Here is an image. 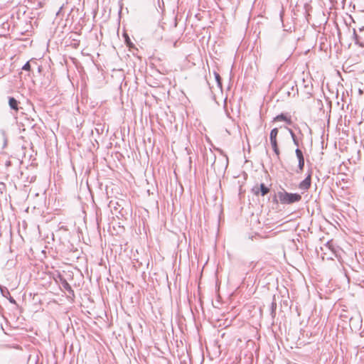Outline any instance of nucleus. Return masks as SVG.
Returning <instances> with one entry per match:
<instances>
[{
  "label": "nucleus",
  "mask_w": 364,
  "mask_h": 364,
  "mask_svg": "<svg viewBox=\"0 0 364 364\" xmlns=\"http://www.w3.org/2000/svg\"><path fill=\"white\" fill-rule=\"evenodd\" d=\"M0 291H1L2 296L4 297L7 298L8 296H10L9 291L8 290L7 288L4 287V288L1 289Z\"/></svg>",
  "instance_id": "nucleus-13"
},
{
  "label": "nucleus",
  "mask_w": 364,
  "mask_h": 364,
  "mask_svg": "<svg viewBox=\"0 0 364 364\" xmlns=\"http://www.w3.org/2000/svg\"><path fill=\"white\" fill-rule=\"evenodd\" d=\"M3 288H4V287H3L2 286H1V285H0V290H1V289H3Z\"/></svg>",
  "instance_id": "nucleus-19"
},
{
  "label": "nucleus",
  "mask_w": 364,
  "mask_h": 364,
  "mask_svg": "<svg viewBox=\"0 0 364 364\" xmlns=\"http://www.w3.org/2000/svg\"><path fill=\"white\" fill-rule=\"evenodd\" d=\"M18 104H19V102L18 100H16L14 97H9V105L11 109L15 111V112H18V111L19 110Z\"/></svg>",
  "instance_id": "nucleus-5"
},
{
  "label": "nucleus",
  "mask_w": 364,
  "mask_h": 364,
  "mask_svg": "<svg viewBox=\"0 0 364 364\" xmlns=\"http://www.w3.org/2000/svg\"><path fill=\"white\" fill-rule=\"evenodd\" d=\"M11 161L9 159H6L4 162V166H5L6 168H8L9 166H11Z\"/></svg>",
  "instance_id": "nucleus-16"
},
{
  "label": "nucleus",
  "mask_w": 364,
  "mask_h": 364,
  "mask_svg": "<svg viewBox=\"0 0 364 364\" xmlns=\"http://www.w3.org/2000/svg\"><path fill=\"white\" fill-rule=\"evenodd\" d=\"M274 121H276V122L284 121L289 125L292 124V121H291V118L287 117V115H285L284 114L277 115L276 117H274Z\"/></svg>",
  "instance_id": "nucleus-6"
},
{
  "label": "nucleus",
  "mask_w": 364,
  "mask_h": 364,
  "mask_svg": "<svg viewBox=\"0 0 364 364\" xmlns=\"http://www.w3.org/2000/svg\"><path fill=\"white\" fill-rule=\"evenodd\" d=\"M289 132V134L292 138V140H293V142L294 144L296 146H299V141L296 137V135L294 133V132L291 129H288Z\"/></svg>",
  "instance_id": "nucleus-11"
},
{
  "label": "nucleus",
  "mask_w": 364,
  "mask_h": 364,
  "mask_svg": "<svg viewBox=\"0 0 364 364\" xmlns=\"http://www.w3.org/2000/svg\"><path fill=\"white\" fill-rule=\"evenodd\" d=\"M214 75H215V80H216V82L218 83V85L220 87H222V83H221V77H220V75L218 73H215Z\"/></svg>",
  "instance_id": "nucleus-12"
},
{
  "label": "nucleus",
  "mask_w": 364,
  "mask_h": 364,
  "mask_svg": "<svg viewBox=\"0 0 364 364\" xmlns=\"http://www.w3.org/2000/svg\"><path fill=\"white\" fill-rule=\"evenodd\" d=\"M311 171H310L308 174V176L306 177L304 180H303L299 183V188L301 190L306 191L308 190L311 186Z\"/></svg>",
  "instance_id": "nucleus-4"
},
{
  "label": "nucleus",
  "mask_w": 364,
  "mask_h": 364,
  "mask_svg": "<svg viewBox=\"0 0 364 364\" xmlns=\"http://www.w3.org/2000/svg\"><path fill=\"white\" fill-rule=\"evenodd\" d=\"M252 193L257 196L259 193L264 196L269 192V188L267 187L264 183H261L259 186H254L252 189Z\"/></svg>",
  "instance_id": "nucleus-2"
},
{
  "label": "nucleus",
  "mask_w": 364,
  "mask_h": 364,
  "mask_svg": "<svg viewBox=\"0 0 364 364\" xmlns=\"http://www.w3.org/2000/svg\"><path fill=\"white\" fill-rule=\"evenodd\" d=\"M30 69H31V65H30L29 62H27L26 63H25L22 68V70H27V71L30 70Z\"/></svg>",
  "instance_id": "nucleus-14"
},
{
  "label": "nucleus",
  "mask_w": 364,
  "mask_h": 364,
  "mask_svg": "<svg viewBox=\"0 0 364 364\" xmlns=\"http://www.w3.org/2000/svg\"><path fill=\"white\" fill-rule=\"evenodd\" d=\"M1 161H2V160H1V159H0V162H1Z\"/></svg>",
  "instance_id": "nucleus-20"
},
{
  "label": "nucleus",
  "mask_w": 364,
  "mask_h": 364,
  "mask_svg": "<svg viewBox=\"0 0 364 364\" xmlns=\"http://www.w3.org/2000/svg\"><path fill=\"white\" fill-rule=\"evenodd\" d=\"M124 37H125V41H126L127 46H130L132 43H131V41H130L129 36L126 34Z\"/></svg>",
  "instance_id": "nucleus-15"
},
{
  "label": "nucleus",
  "mask_w": 364,
  "mask_h": 364,
  "mask_svg": "<svg viewBox=\"0 0 364 364\" xmlns=\"http://www.w3.org/2000/svg\"><path fill=\"white\" fill-rule=\"evenodd\" d=\"M63 287L66 289L68 292L73 294V290L72 289L70 285L68 283L65 279L62 280Z\"/></svg>",
  "instance_id": "nucleus-10"
},
{
  "label": "nucleus",
  "mask_w": 364,
  "mask_h": 364,
  "mask_svg": "<svg viewBox=\"0 0 364 364\" xmlns=\"http://www.w3.org/2000/svg\"><path fill=\"white\" fill-rule=\"evenodd\" d=\"M272 149L277 156V159H279L280 151L277 144V140L270 141Z\"/></svg>",
  "instance_id": "nucleus-7"
},
{
  "label": "nucleus",
  "mask_w": 364,
  "mask_h": 364,
  "mask_svg": "<svg viewBox=\"0 0 364 364\" xmlns=\"http://www.w3.org/2000/svg\"><path fill=\"white\" fill-rule=\"evenodd\" d=\"M295 153H296V157H297L298 161H299V164H298L299 170L296 171V172L299 173V172H301L303 171V169H304V155H303V153H302L301 150L299 149V148H297L295 150Z\"/></svg>",
  "instance_id": "nucleus-3"
},
{
  "label": "nucleus",
  "mask_w": 364,
  "mask_h": 364,
  "mask_svg": "<svg viewBox=\"0 0 364 364\" xmlns=\"http://www.w3.org/2000/svg\"><path fill=\"white\" fill-rule=\"evenodd\" d=\"M278 132L279 131H278L277 128H274L273 129H272V131L270 132V134H269V140H270V141L277 140V135H278Z\"/></svg>",
  "instance_id": "nucleus-8"
},
{
  "label": "nucleus",
  "mask_w": 364,
  "mask_h": 364,
  "mask_svg": "<svg viewBox=\"0 0 364 364\" xmlns=\"http://www.w3.org/2000/svg\"><path fill=\"white\" fill-rule=\"evenodd\" d=\"M62 9H63V7L61 6L60 8L59 11H58L57 15H59V14H60V11L62 10Z\"/></svg>",
  "instance_id": "nucleus-18"
},
{
  "label": "nucleus",
  "mask_w": 364,
  "mask_h": 364,
  "mask_svg": "<svg viewBox=\"0 0 364 364\" xmlns=\"http://www.w3.org/2000/svg\"><path fill=\"white\" fill-rule=\"evenodd\" d=\"M9 301H10L11 304H16V301H15V299H14L13 297H11V296H9Z\"/></svg>",
  "instance_id": "nucleus-17"
},
{
  "label": "nucleus",
  "mask_w": 364,
  "mask_h": 364,
  "mask_svg": "<svg viewBox=\"0 0 364 364\" xmlns=\"http://www.w3.org/2000/svg\"><path fill=\"white\" fill-rule=\"evenodd\" d=\"M354 35H355L354 37H355V43H358L360 46L363 47L364 46V39H363V38L361 37V36H358L355 30H354Z\"/></svg>",
  "instance_id": "nucleus-9"
},
{
  "label": "nucleus",
  "mask_w": 364,
  "mask_h": 364,
  "mask_svg": "<svg viewBox=\"0 0 364 364\" xmlns=\"http://www.w3.org/2000/svg\"><path fill=\"white\" fill-rule=\"evenodd\" d=\"M277 196L283 204H291L301 200V196L298 193H291L287 191H279Z\"/></svg>",
  "instance_id": "nucleus-1"
}]
</instances>
